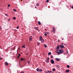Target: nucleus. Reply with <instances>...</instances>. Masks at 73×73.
Segmentation results:
<instances>
[{"instance_id": "4d7b16f0", "label": "nucleus", "mask_w": 73, "mask_h": 73, "mask_svg": "<svg viewBox=\"0 0 73 73\" xmlns=\"http://www.w3.org/2000/svg\"><path fill=\"white\" fill-rule=\"evenodd\" d=\"M27 54H28V53Z\"/></svg>"}, {"instance_id": "6e6d98bb", "label": "nucleus", "mask_w": 73, "mask_h": 73, "mask_svg": "<svg viewBox=\"0 0 73 73\" xmlns=\"http://www.w3.org/2000/svg\"><path fill=\"white\" fill-rule=\"evenodd\" d=\"M21 1H22V0H21Z\"/></svg>"}, {"instance_id": "412c9836", "label": "nucleus", "mask_w": 73, "mask_h": 73, "mask_svg": "<svg viewBox=\"0 0 73 73\" xmlns=\"http://www.w3.org/2000/svg\"><path fill=\"white\" fill-rule=\"evenodd\" d=\"M13 20H16V17H13Z\"/></svg>"}, {"instance_id": "39448f33", "label": "nucleus", "mask_w": 73, "mask_h": 73, "mask_svg": "<svg viewBox=\"0 0 73 73\" xmlns=\"http://www.w3.org/2000/svg\"><path fill=\"white\" fill-rule=\"evenodd\" d=\"M51 62L52 64L54 63V60H53V59L51 60Z\"/></svg>"}, {"instance_id": "cd10ccee", "label": "nucleus", "mask_w": 73, "mask_h": 73, "mask_svg": "<svg viewBox=\"0 0 73 73\" xmlns=\"http://www.w3.org/2000/svg\"><path fill=\"white\" fill-rule=\"evenodd\" d=\"M25 45H23V46L22 47V48H25Z\"/></svg>"}, {"instance_id": "1a4fd4ad", "label": "nucleus", "mask_w": 73, "mask_h": 73, "mask_svg": "<svg viewBox=\"0 0 73 73\" xmlns=\"http://www.w3.org/2000/svg\"><path fill=\"white\" fill-rule=\"evenodd\" d=\"M41 42L43 43L44 42V39H42L41 40Z\"/></svg>"}, {"instance_id": "f8f14e48", "label": "nucleus", "mask_w": 73, "mask_h": 73, "mask_svg": "<svg viewBox=\"0 0 73 73\" xmlns=\"http://www.w3.org/2000/svg\"><path fill=\"white\" fill-rule=\"evenodd\" d=\"M42 70L41 68H40L39 69V72H42Z\"/></svg>"}, {"instance_id": "c9c22d12", "label": "nucleus", "mask_w": 73, "mask_h": 73, "mask_svg": "<svg viewBox=\"0 0 73 73\" xmlns=\"http://www.w3.org/2000/svg\"><path fill=\"white\" fill-rule=\"evenodd\" d=\"M21 73H24V72L23 71H22L21 72Z\"/></svg>"}, {"instance_id": "b1692460", "label": "nucleus", "mask_w": 73, "mask_h": 73, "mask_svg": "<svg viewBox=\"0 0 73 73\" xmlns=\"http://www.w3.org/2000/svg\"><path fill=\"white\" fill-rule=\"evenodd\" d=\"M36 5H37V6H39V5H39V4H38V3H37Z\"/></svg>"}, {"instance_id": "ddd939ff", "label": "nucleus", "mask_w": 73, "mask_h": 73, "mask_svg": "<svg viewBox=\"0 0 73 73\" xmlns=\"http://www.w3.org/2000/svg\"><path fill=\"white\" fill-rule=\"evenodd\" d=\"M38 23L39 24V25H41V22H40V21H38Z\"/></svg>"}, {"instance_id": "4c0bfd02", "label": "nucleus", "mask_w": 73, "mask_h": 73, "mask_svg": "<svg viewBox=\"0 0 73 73\" xmlns=\"http://www.w3.org/2000/svg\"><path fill=\"white\" fill-rule=\"evenodd\" d=\"M46 33H47V34H49V33L48 32H46Z\"/></svg>"}, {"instance_id": "bb28decb", "label": "nucleus", "mask_w": 73, "mask_h": 73, "mask_svg": "<svg viewBox=\"0 0 73 73\" xmlns=\"http://www.w3.org/2000/svg\"><path fill=\"white\" fill-rule=\"evenodd\" d=\"M13 11H15V12H16V10L15 9H13Z\"/></svg>"}, {"instance_id": "0eeeda50", "label": "nucleus", "mask_w": 73, "mask_h": 73, "mask_svg": "<svg viewBox=\"0 0 73 73\" xmlns=\"http://www.w3.org/2000/svg\"><path fill=\"white\" fill-rule=\"evenodd\" d=\"M40 41H41L42 40V37L41 36H40L39 38Z\"/></svg>"}, {"instance_id": "3c124183", "label": "nucleus", "mask_w": 73, "mask_h": 73, "mask_svg": "<svg viewBox=\"0 0 73 73\" xmlns=\"http://www.w3.org/2000/svg\"><path fill=\"white\" fill-rule=\"evenodd\" d=\"M0 29H1V27H0Z\"/></svg>"}, {"instance_id": "aec40b11", "label": "nucleus", "mask_w": 73, "mask_h": 73, "mask_svg": "<svg viewBox=\"0 0 73 73\" xmlns=\"http://www.w3.org/2000/svg\"><path fill=\"white\" fill-rule=\"evenodd\" d=\"M55 70H56V69H55V68H54L52 69V71L53 72H54V71H55Z\"/></svg>"}, {"instance_id": "9d476101", "label": "nucleus", "mask_w": 73, "mask_h": 73, "mask_svg": "<svg viewBox=\"0 0 73 73\" xmlns=\"http://www.w3.org/2000/svg\"><path fill=\"white\" fill-rule=\"evenodd\" d=\"M45 61L47 63H48L49 62V60H46Z\"/></svg>"}, {"instance_id": "72a5a7b5", "label": "nucleus", "mask_w": 73, "mask_h": 73, "mask_svg": "<svg viewBox=\"0 0 73 73\" xmlns=\"http://www.w3.org/2000/svg\"><path fill=\"white\" fill-rule=\"evenodd\" d=\"M5 16H8V14H5Z\"/></svg>"}, {"instance_id": "864d4df0", "label": "nucleus", "mask_w": 73, "mask_h": 73, "mask_svg": "<svg viewBox=\"0 0 73 73\" xmlns=\"http://www.w3.org/2000/svg\"><path fill=\"white\" fill-rule=\"evenodd\" d=\"M62 48H61V50H62Z\"/></svg>"}, {"instance_id": "4468645a", "label": "nucleus", "mask_w": 73, "mask_h": 73, "mask_svg": "<svg viewBox=\"0 0 73 73\" xmlns=\"http://www.w3.org/2000/svg\"><path fill=\"white\" fill-rule=\"evenodd\" d=\"M56 67H57L58 68H60V66L59 65H56Z\"/></svg>"}, {"instance_id": "a18cd8bd", "label": "nucleus", "mask_w": 73, "mask_h": 73, "mask_svg": "<svg viewBox=\"0 0 73 73\" xmlns=\"http://www.w3.org/2000/svg\"><path fill=\"white\" fill-rule=\"evenodd\" d=\"M45 31H47V30L46 29H44Z\"/></svg>"}, {"instance_id": "5fc2aeb1", "label": "nucleus", "mask_w": 73, "mask_h": 73, "mask_svg": "<svg viewBox=\"0 0 73 73\" xmlns=\"http://www.w3.org/2000/svg\"><path fill=\"white\" fill-rule=\"evenodd\" d=\"M9 20H10V19H9Z\"/></svg>"}, {"instance_id": "473e14b6", "label": "nucleus", "mask_w": 73, "mask_h": 73, "mask_svg": "<svg viewBox=\"0 0 73 73\" xmlns=\"http://www.w3.org/2000/svg\"><path fill=\"white\" fill-rule=\"evenodd\" d=\"M44 35L45 36H47V34H44Z\"/></svg>"}, {"instance_id": "603ef678", "label": "nucleus", "mask_w": 73, "mask_h": 73, "mask_svg": "<svg viewBox=\"0 0 73 73\" xmlns=\"http://www.w3.org/2000/svg\"><path fill=\"white\" fill-rule=\"evenodd\" d=\"M50 73H51V71H49Z\"/></svg>"}, {"instance_id": "f704fd0d", "label": "nucleus", "mask_w": 73, "mask_h": 73, "mask_svg": "<svg viewBox=\"0 0 73 73\" xmlns=\"http://www.w3.org/2000/svg\"><path fill=\"white\" fill-rule=\"evenodd\" d=\"M3 59V58L1 57L0 58V60H2Z\"/></svg>"}, {"instance_id": "dca6fc26", "label": "nucleus", "mask_w": 73, "mask_h": 73, "mask_svg": "<svg viewBox=\"0 0 73 73\" xmlns=\"http://www.w3.org/2000/svg\"><path fill=\"white\" fill-rule=\"evenodd\" d=\"M36 71H37V72H38L39 71V68H37L36 69Z\"/></svg>"}, {"instance_id": "2eb2a0df", "label": "nucleus", "mask_w": 73, "mask_h": 73, "mask_svg": "<svg viewBox=\"0 0 73 73\" xmlns=\"http://www.w3.org/2000/svg\"><path fill=\"white\" fill-rule=\"evenodd\" d=\"M5 64L6 66H7L8 65V63L7 62H6Z\"/></svg>"}, {"instance_id": "37998d69", "label": "nucleus", "mask_w": 73, "mask_h": 73, "mask_svg": "<svg viewBox=\"0 0 73 73\" xmlns=\"http://www.w3.org/2000/svg\"><path fill=\"white\" fill-rule=\"evenodd\" d=\"M60 40H58V42H60Z\"/></svg>"}, {"instance_id": "9b49d317", "label": "nucleus", "mask_w": 73, "mask_h": 73, "mask_svg": "<svg viewBox=\"0 0 73 73\" xmlns=\"http://www.w3.org/2000/svg\"><path fill=\"white\" fill-rule=\"evenodd\" d=\"M56 61H60V59L58 58H56Z\"/></svg>"}, {"instance_id": "c03bdc74", "label": "nucleus", "mask_w": 73, "mask_h": 73, "mask_svg": "<svg viewBox=\"0 0 73 73\" xmlns=\"http://www.w3.org/2000/svg\"><path fill=\"white\" fill-rule=\"evenodd\" d=\"M48 73H50V72L49 71H48Z\"/></svg>"}, {"instance_id": "de8ad7c7", "label": "nucleus", "mask_w": 73, "mask_h": 73, "mask_svg": "<svg viewBox=\"0 0 73 73\" xmlns=\"http://www.w3.org/2000/svg\"><path fill=\"white\" fill-rule=\"evenodd\" d=\"M64 45H66V44H64Z\"/></svg>"}, {"instance_id": "c756f323", "label": "nucleus", "mask_w": 73, "mask_h": 73, "mask_svg": "<svg viewBox=\"0 0 73 73\" xmlns=\"http://www.w3.org/2000/svg\"><path fill=\"white\" fill-rule=\"evenodd\" d=\"M10 7V4H8V7Z\"/></svg>"}, {"instance_id": "8fccbe9b", "label": "nucleus", "mask_w": 73, "mask_h": 73, "mask_svg": "<svg viewBox=\"0 0 73 73\" xmlns=\"http://www.w3.org/2000/svg\"><path fill=\"white\" fill-rule=\"evenodd\" d=\"M35 8H37V7H35Z\"/></svg>"}, {"instance_id": "423d86ee", "label": "nucleus", "mask_w": 73, "mask_h": 73, "mask_svg": "<svg viewBox=\"0 0 73 73\" xmlns=\"http://www.w3.org/2000/svg\"><path fill=\"white\" fill-rule=\"evenodd\" d=\"M60 47L61 48H64V45H60Z\"/></svg>"}, {"instance_id": "79ce46f5", "label": "nucleus", "mask_w": 73, "mask_h": 73, "mask_svg": "<svg viewBox=\"0 0 73 73\" xmlns=\"http://www.w3.org/2000/svg\"><path fill=\"white\" fill-rule=\"evenodd\" d=\"M71 8H72V9H73V6H72Z\"/></svg>"}, {"instance_id": "7c9ffc66", "label": "nucleus", "mask_w": 73, "mask_h": 73, "mask_svg": "<svg viewBox=\"0 0 73 73\" xmlns=\"http://www.w3.org/2000/svg\"><path fill=\"white\" fill-rule=\"evenodd\" d=\"M49 0H47L46 1V2H47V3H48V2H49Z\"/></svg>"}, {"instance_id": "6ab92c4d", "label": "nucleus", "mask_w": 73, "mask_h": 73, "mask_svg": "<svg viewBox=\"0 0 73 73\" xmlns=\"http://www.w3.org/2000/svg\"><path fill=\"white\" fill-rule=\"evenodd\" d=\"M37 45H38V46L40 45V42H38L37 43Z\"/></svg>"}, {"instance_id": "f3484780", "label": "nucleus", "mask_w": 73, "mask_h": 73, "mask_svg": "<svg viewBox=\"0 0 73 73\" xmlns=\"http://www.w3.org/2000/svg\"><path fill=\"white\" fill-rule=\"evenodd\" d=\"M20 60L21 61H23V60H24V59H23L22 58H21Z\"/></svg>"}, {"instance_id": "f257e3e1", "label": "nucleus", "mask_w": 73, "mask_h": 73, "mask_svg": "<svg viewBox=\"0 0 73 73\" xmlns=\"http://www.w3.org/2000/svg\"><path fill=\"white\" fill-rule=\"evenodd\" d=\"M59 52H58L57 53L58 54H58H62V53H64V50H59Z\"/></svg>"}, {"instance_id": "ea45409f", "label": "nucleus", "mask_w": 73, "mask_h": 73, "mask_svg": "<svg viewBox=\"0 0 73 73\" xmlns=\"http://www.w3.org/2000/svg\"><path fill=\"white\" fill-rule=\"evenodd\" d=\"M45 73H48V71H46L45 72Z\"/></svg>"}, {"instance_id": "393cba45", "label": "nucleus", "mask_w": 73, "mask_h": 73, "mask_svg": "<svg viewBox=\"0 0 73 73\" xmlns=\"http://www.w3.org/2000/svg\"><path fill=\"white\" fill-rule=\"evenodd\" d=\"M51 58H53V56H52V55L51 56Z\"/></svg>"}, {"instance_id": "a19ab883", "label": "nucleus", "mask_w": 73, "mask_h": 73, "mask_svg": "<svg viewBox=\"0 0 73 73\" xmlns=\"http://www.w3.org/2000/svg\"><path fill=\"white\" fill-rule=\"evenodd\" d=\"M61 44V45H64V43H62Z\"/></svg>"}, {"instance_id": "2f4dec72", "label": "nucleus", "mask_w": 73, "mask_h": 73, "mask_svg": "<svg viewBox=\"0 0 73 73\" xmlns=\"http://www.w3.org/2000/svg\"><path fill=\"white\" fill-rule=\"evenodd\" d=\"M47 60H49V58H47Z\"/></svg>"}, {"instance_id": "13d9d810", "label": "nucleus", "mask_w": 73, "mask_h": 73, "mask_svg": "<svg viewBox=\"0 0 73 73\" xmlns=\"http://www.w3.org/2000/svg\"><path fill=\"white\" fill-rule=\"evenodd\" d=\"M53 72H52V73Z\"/></svg>"}, {"instance_id": "5701e85b", "label": "nucleus", "mask_w": 73, "mask_h": 73, "mask_svg": "<svg viewBox=\"0 0 73 73\" xmlns=\"http://www.w3.org/2000/svg\"><path fill=\"white\" fill-rule=\"evenodd\" d=\"M44 46L45 48H47V46H46V44L44 45Z\"/></svg>"}, {"instance_id": "a211bd4d", "label": "nucleus", "mask_w": 73, "mask_h": 73, "mask_svg": "<svg viewBox=\"0 0 73 73\" xmlns=\"http://www.w3.org/2000/svg\"><path fill=\"white\" fill-rule=\"evenodd\" d=\"M35 29H36V30H38V28H37V27L35 28Z\"/></svg>"}, {"instance_id": "a878e982", "label": "nucleus", "mask_w": 73, "mask_h": 73, "mask_svg": "<svg viewBox=\"0 0 73 73\" xmlns=\"http://www.w3.org/2000/svg\"><path fill=\"white\" fill-rule=\"evenodd\" d=\"M28 64H29H29H30V62L29 61H28Z\"/></svg>"}, {"instance_id": "6e6552de", "label": "nucleus", "mask_w": 73, "mask_h": 73, "mask_svg": "<svg viewBox=\"0 0 73 73\" xmlns=\"http://www.w3.org/2000/svg\"><path fill=\"white\" fill-rule=\"evenodd\" d=\"M58 50V49H60V45H58L57 46V48H56Z\"/></svg>"}, {"instance_id": "09e8293b", "label": "nucleus", "mask_w": 73, "mask_h": 73, "mask_svg": "<svg viewBox=\"0 0 73 73\" xmlns=\"http://www.w3.org/2000/svg\"><path fill=\"white\" fill-rule=\"evenodd\" d=\"M19 58V56H18V58Z\"/></svg>"}, {"instance_id": "f03ea898", "label": "nucleus", "mask_w": 73, "mask_h": 73, "mask_svg": "<svg viewBox=\"0 0 73 73\" xmlns=\"http://www.w3.org/2000/svg\"><path fill=\"white\" fill-rule=\"evenodd\" d=\"M55 31H56V28L54 27L52 28V32H55Z\"/></svg>"}, {"instance_id": "58836bf2", "label": "nucleus", "mask_w": 73, "mask_h": 73, "mask_svg": "<svg viewBox=\"0 0 73 73\" xmlns=\"http://www.w3.org/2000/svg\"><path fill=\"white\" fill-rule=\"evenodd\" d=\"M18 55H19L18 56H19V57H20V54H19Z\"/></svg>"}, {"instance_id": "4be33fe9", "label": "nucleus", "mask_w": 73, "mask_h": 73, "mask_svg": "<svg viewBox=\"0 0 73 73\" xmlns=\"http://www.w3.org/2000/svg\"><path fill=\"white\" fill-rule=\"evenodd\" d=\"M67 68H70V66H69V65H67Z\"/></svg>"}, {"instance_id": "49530a36", "label": "nucleus", "mask_w": 73, "mask_h": 73, "mask_svg": "<svg viewBox=\"0 0 73 73\" xmlns=\"http://www.w3.org/2000/svg\"><path fill=\"white\" fill-rule=\"evenodd\" d=\"M62 40H64V38H62Z\"/></svg>"}, {"instance_id": "c85d7f7f", "label": "nucleus", "mask_w": 73, "mask_h": 73, "mask_svg": "<svg viewBox=\"0 0 73 73\" xmlns=\"http://www.w3.org/2000/svg\"><path fill=\"white\" fill-rule=\"evenodd\" d=\"M48 54H49V55H50V54H51V52H49L48 53Z\"/></svg>"}, {"instance_id": "7ed1b4c3", "label": "nucleus", "mask_w": 73, "mask_h": 73, "mask_svg": "<svg viewBox=\"0 0 73 73\" xmlns=\"http://www.w3.org/2000/svg\"><path fill=\"white\" fill-rule=\"evenodd\" d=\"M70 71V70H65V72L66 73H69V72Z\"/></svg>"}, {"instance_id": "20e7f679", "label": "nucleus", "mask_w": 73, "mask_h": 73, "mask_svg": "<svg viewBox=\"0 0 73 73\" xmlns=\"http://www.w3.org/2000/svg\"><path fill=\"white\" fill-rule=\"evenodd\" d=\"M32 40V36H31L30 37V38L29 39V41H31V40Z\"/></svg>"}, {"instance_id": "e433bc0d", "label": "nucleus", "mask_w": 73, "mask_h": 73, "mask_svg": "<svg viewBox=\"0 0 73 73\" xmlns=\"http://www.w3.org/2000/svg\"><path fill=\"white\" fill-rule=\"evenodd\" d=\"M19 26H17V29H19Z\"/></svg>"}]
</instances>
